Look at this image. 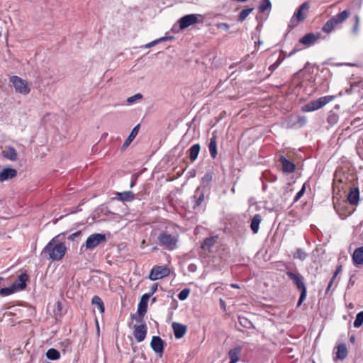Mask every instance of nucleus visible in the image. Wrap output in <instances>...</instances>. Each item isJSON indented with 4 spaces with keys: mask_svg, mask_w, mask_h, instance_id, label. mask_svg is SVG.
<instances>
[{
    "mask_svg": "<svg viewBox=\"0 0 363 363\" xmlns=\"http://www.w3.org/2000/svg\"><path fill=\"white\" fill-rule=\"evenodd\" d=\"M354 340H355V339H354V336H352V337H350V341H351L352 342H354Z\"/></svg>",
    "mask_w": 363,
    "mask_h": 363,
    "instance_id": "58",
    "label": "nucleus"
},
{
    "mask_svg": "<svg viewBox=\"0 0 363 363\" xmlns=\"http://www.w3.org/2000/svg\"><path fill=\"white\" fill-rule=\"evenodd\" d=\"M262 221V217L259 214H255L251 219V230L257 233L259 230V225Z\"/></svg>",
    "mask_w": 363,
    "mask_h": 363,
    "instance_id": "26",
    "label": "nucleus"
},
{
    "mask_svg": "<svg viewBox=\"0 0 363 363\" xmlns=\"http://www.w3.org/2000/svg\"><path fill=\"white\" fill-rule=\"evenodd\" d=\"M46 357L50 360H57L60 358V353L56 349L50 348L47 351Z\"/></svg>",
    "mask_w": 363,
    "mask_h": 363,
    "instance_id": "31",
    "label": "nucleus"
},
{
    "mask_svg": "<svg viewBox=\"0 0 363 363\" xmlns=\"http://www.w3.org/2000/svg\"><path fill=\"white\" fill-rule=\"evenodd\" d=\"M135 182H136V178L133 177L132 181H131V183H130V187L131 188L135 184Z\"/></svg>",
    "mask_w": 363,
    "mask_h": 363,
    "instance_id": "52",
    "label": "nucleus"
},
{
    "mask_svg": "<svg viewBox=\"0 0 363 363\" xmlns=\"http://www.w3.org/2000/svg\"><path fill=\"white\" fill-rule=\"evenodd\" d=\"M347 355V349L345 344L338 345L337 351V357L340 359H344Z\"/></svg>",
    "mask_w": 363,
    "mask_h": 363,
    "instance_id": "32",
    "label": "nucleus"
},
{
    "mask_svg": "<svg viewBox=\"0 0 363 363\" xmlns=\"http://www.w3.org/2000/svg\"><path fill=\"white\" fill-rule=\"evenodd\" d=\"M167 40V38H165V37L160 38H159V39L155 40H153V41H152V42H150V43H147V44L143 46V48H152V47H153V46H155V45H157L159 43L162 42V41H164V40Z\"/></svg>",
    "mask_w": 363,
    "mask_h": 363,
    "instance_id": "40",
    "label": "nucleus"
},
{
    "mask_svg": "<svg viewBox=\"0 0 363 363\" xmlns=\"http://www.w3.org/2000/svg\"><path fill=\"white\" fill-rule=\"evenodd\" d=\"M318 37L315 34L311 33L305 35L303 38L299 40V42L303 45L307 46H310L313 45L317 40Z\"/></svg>",
    "mask_w": 363,
    "mask_h": 363,
    "instance_id": "23",
    "label": "nucleus"
},
{
    "mask_svg": "<svg viewBox=\"0 0 363 363\" xmlns=\"http://www.w3.org/2000/svg\"><path fill=\"white\" fill-rule=\"evenodd\" d=\"M150 347L152 349V350L158 354L160 357H162L164 347V342L159 336H153L152 337V340L150 342Z\"/></svg>",
    "mask_w": 363,
    "mask_h": 363,
    "instance_id": "12",
    "label": "nucleus"
},
{
    "mask_svg": "<svg viewBox=\"0 0 363 363\" xmlns=\"http://www.w3.org/2000/svg\"><path fill=\"white\" fill-rule=\"evenodd\" d=\"M156 301V298L154 297L152 299V302H155Z\"/></svg>",
    "mask_w": 363,
    "mask_h": 363,
    "instance_id": "59",
    "label": "nucleus"
},
{
    "mask_svg": "<svg viewBox=\"0 0 363 363\" xmlns=\"http://www.w3.org/2000/svg\"><path fill=\"white\" fill-rule=\"evenodd\" d=\"M106 241V238L104 234L101 233H94L89 235L84 245L81 246L80 251H83L84 247L86 250H93L96 247L101 243L105 242Z\"/></svg>",
    "mask_w": 363,
    "mask_h": 363,
    "instance_id": "7",
    "label": "nucleus"
},
{
    "mask_svg": "<svg viewBox=\"0 0 363 363\" xmlns=\"http://www.w3.org/2000/svg\"><path fill=\"white\" fill-rule=\"evenodd\" d=\"M354 18H355V23H359V16L358 15H355Z\"/></svg>",
    "mask_w": 363,
    "mask_h": 363,
    "instance_id": "54",
    "label": "nucleus"
},
{
    "mask_svg": "<svg viewBox=\"0 0 363 363\" xmlns=\"http://www.w3.org/2000/svg\"><path fill=\"white\" fill-rule=\"evenodd\" d=\"M286 275L293 281L297 289L301 291L300 298L297 304V306H300L306 299L307 294V289L303 282V277L298 273L296 274L290 271L286 272Z\"/></svg>",
    "mask_w": 363,
    "mask_h": 363,
    "instance_id": "4",
    "label": "nucleus"
},
{
    "mask_svg": "<svg viewBox=\"0 0 363 363\" xmlns=\"http://www.w3.org/2000/svg\"><path fill=\"white\" fill-rule=\"evenodd\" d=\"M217 239V236H212L206 238L201 245V248L204 250L211 251V247L215 245Z\"/></svg>",
    "mask_w": 363,
    "mask_h": 363,
    "instance_id": "25",
    "label": "nucleus"
},
{
    "mask_svg": "<svg viewBox=\"0 0 363 363\" xmlns=\"http://www.w3.org/2000/svg\"><path fill=\"white\" fill-rule=\"evenodd\" d=\"M285 54L284 53L283 51H281L277 61L269 66V69L272 72H274L282 63V62L285 59Z\"/></svg>",
    "mask_w": 363,
    "mask_h": 363,
    "instance_id": "34",
    "label": "nucleus"
},
{
    "mask_svg": "<svg viewBox=\"0 0 363 363\" xmlns=\"http://www.w3.org/2000/svg\"><path fill=\"white\" fill-rule=\"evenodd\" d=\"M10 82L12 83L16 92L23 95L29 94L30 89L26 80L18 76H12L10 78Z\"/></svg>",
    "mask_w": 363,
    "mask_h": 363,
    "instance_id": "8",
    "label": "nucleus"
},
{
    "mask_svg": "<svg viewBox=\"0 0 363 363\" xmlns=\"http://www.w3.org/2000/svg\"><path fill=\"white\" fill-rule=\"evenodd\" d=\"M139 127H140V125H137L136 126H135L133 128V130L130 132V135H128V137L127 138V139L124 142L123 145H122V147H121L122 150H125L130 145V144L132 143V141L135 139V138L136 137V135L138 133Z\"/></svg>",
    "mask_w": 363,
    "mask_h": 363,
    "instance_id": "22",
    "label": "nucleus"
},
{
    "mask_svg": "<svg viewBox=\"0 0 363 363\" xmlns=\"http://www.w3.org/2000/svg\"><path fill=\"white\" fill-rule=\"evenodd\" d=\"M189 152L190 160L194 161L199 154L200 145L199 144L193 145L189 150Z\"/></svg>",
    "mask_w": 363,
    "mask_h": 363,
    "instance_id": "29",
    "label": "nucleus"
},
{
    "mask_svg": "<svg viewBox=\"0 0 363 363\" xmlns=\"http://www.w3.org/2000/svg\"><path fill=\"white\" fill-rule=\"evenodd\" d=\"M363 323V311L358 313L354 321V327L356 328H359Z\"/></svg>",
    "mask_w": 363,
    "mask_h": 363,
    "instance_id": "37",
    "label": "nucleus"
},
{
    "mask_svg": "<svg viewBox=\"0 0 363 363\" xmlns=\"http://www.w3.org/2000/svg\"><path fill=\"white\" fill-rule=\"evenodd\" d=\"M150 298V295L143 294L141 297V300L138 304V312L139 315H144L147 311V302Z\"/></svg>",
    "mask_w": 363,
    "mask_h": 363,
    "instance_id": "21",
    "label": "nucleus"
},
{
    "mask_svg": "<svg viewBox=\"0 0 363 363\" xmlns=\"http://www.w3.org/2000/svg\"><path fill=\"white\" fill-rule=\"evenodd\" d=\"M240 349L238 347L233 348L229 351L228 355L230 359L229 363H236L239 359Z\"/></svg>",
    "mask_w": 363,
    "mask_h": 363,
    "instance_id": "30",
    "label": "nucleus"
},
{
    "mask_svg": "<svg viewBox=\"0 0 363 363\" xmlns=\"http://www.w3.org/2000/svg\"><path fill=\"white\" fill-rule=\"evenodd\" d=\"M147 333V328L145 324H141L134 326L133 335L138 342L143 341Z\"/></svg>",
    "mask_w": 363,
    "mask_h": 363,
    "instance_id": "13",
    "label": "nucleus"
},
{
    "mask_svg": "<svg viewBox=\"0 0 363 363\" xmlns=\"http://www.w3.org/2000/svg\"><path fill=\"white\" fill-rule=\"evenodd\" d=\"M158 287V284H154L150 289V291L147 293V295H150V297L157 291Z\"/></svg>",
    "mask_w": 363,
    "mask_h": 363,
    "instance_id": "45",
    "label": "nucleus"
},
{
    "mask_svg": "<svg viewBox=\"0 0 363 363\" xmlns=\"http://www.w3.org/2000/svg\"><path fill=\"white\" fill-rule=\"evenodd\" d=\"M196 265L194 264H190L189 266V270L191 271V272H194L196 270Z\"/></svg>",
    "mask_w": 363,
    "mask_h": 363,
    "instance_id": "51",
    "label": "nucleus"
},
{
    "mask_svg": "<svg viewBox=\"0 0 363 363\" xmlns=\"http://www.w3.org/2000/svg\"><path fill=\"white\" fill-rule=\"evenodd\" d=\"M250 15V8L243 9L239 14L238 21H243Z\"/></svg>",
    "mask_w": 363,
    "mask_h": 363,
    "instance_id": "41",
    "label": "nucleus"
},
{
    "mask_svg": "<svg viewBox=\"0 0 363 363\" xmlns=\"http://www.w3.org/2000/svg\"><path fill=\"white\" fill-rule=\"evenodd\" d=\"M296 51H297V50H296V49H294L293 51H291V52L289 53V56H291V55H294Z\"/></svg>",
    "mask_w": 363,
    "mask_h": 363,
    "instance_id": "56",
    "label": "nucleus"
},
{
    "mask_svg": "<svg viewBox=\"0 0 363 363\" xmlns=\"http://www.w3.org/2000/svg\"><path fill=\"white\" fill-rule=\"evenodd\" d=\"M240 319V323L241 325H244V326H246V323L247 322V320L245 319V318H239Z\"/></svg>",
    "mask_w": 363,
    "mask_h": 363,
    "instance_id": "49",
    "label": "nucleus"
},
{
    "mask_svg": "<svg viewBox=\"0 0 363 363\" xmlns=\"http://www.w3.org/2000/svg\"><path fill=\"white\" fill-rule=\"evenodd\" d=\"M170 270L165 266H155L152 267L149 274V279L151 281H156L164 277H168Z\"/></svg>",
    "mask_w": 363,
    "mask_h": 363,
    "instance_id": "9",
    "label": "nucleus"
},
{
    "mask_svg": "<svg viewBox=\"0 0 363 363\" xmlns=\"http://www.w3.org/2000/svg\"><path fill=\"white\" fill-rule=\"evenodd\" d=\"M17 172L12 168H5L0 172V182H4L16 177Z\"/></svg>",
    "mask_w": 363,
    "mask_h": 363,
    "instance_id": "19",
    "label": "nucleus"
},
{
    "mask_svg": "<svg viewBox=\"0 0 363 363\" xmlns=\"http://www.w3.org/2000/svg\"><path fill=\"white\" fill-rule=\"evenodd\" d=\"M228 27H229L228 25L226 24V23H222V24L220 25V28H224L225 29H228Z\"/></svg>",
    "mask_w": 363,
    "mask_h": 363,
    "instance_id": "53",
    "label": "nucleus"
},
{
    "mask_svg": "<svg viewBox=\"0 0 363 363\" xmlns=\"http://www.w3.org/2000/svg\"><path fill=\"white\" fill-rule=\"evenodd\" d=\"M348 202L351 205H357L359 201V191L357 187H351L347 196Z\"/></svg>",
    "mask_w": 363,
    "mask_h": 363,
    "instance_id": "15",
    "label": "nucleus"
},
{
    "mask_svg": "<svg viewBox=\"0 0 363 363\" xmlns=\"http://www.w3.org/2000/svg\"><path fill=\"white\" fill-rule=\"evenodd\" d=\"M201 17L200 14H187L182 17L179 20V27L181 29H185L190 26L199 23V18Z\"/></svg>",
    "mask_w": 363,
    "mask_h": 363,
    "instance_id": "10",
    "label": "nucleus"
},
{
    "mask_svg": "<svg viewBox=\"0 0 363 363\" xmlns=\"http://www.w3.org/2000/svg\"><path fill=\"white\" fill-rule=\"evenodd\" d=\"M92 304L96 306L101 313L104 312V306L101 298L97 296H94L92 298Z\"/></svg>",
    "mask_w": 363,
    "mask_h": 363,
    "instance_id": "35",
    "label": "nucleus"
},
{
    "mask_svg": "<svg viewBox=\"0 0 363 363\" xmlns=\"http://www.w3.org/2000/svg\"><path fill=\"white\" fill-rule=\"evenodd\" d=\"M294 257L303 261L307 257V253L302 249L298 248L294 254Z\"/></svg>",
    "mask_w": 363,
    "mask_h": 363,
    "instance_id": "38",
    "label": "nucleus"
},
{
    "mask_svg": "<svg viewBox=\"0 0 363 363\" xmlns=\"http://www.w3.org/2000/svg\"><path fill=\"white\" fill-rule=\"evenodd\" d=\"M306 190L305 184L303 185L302 188L300 189V191L296 194V195L294 197V201L296 202L298 201L303 195Z\"/></svg>",
    "mask_w": 363,
    "mask_h": 363,
    "instance_id": "42",
    "label": "nucleus"
},
{
    "mask_svg": "<svg viewBox=\"0 0 363 363\" xmlns=\"http://www.w3.org/2000/svg\"><path fill=\"white\" fill-rule=\"evenodd\" d=\"M189 294H190V290L189 289H184L179 293L178 298L181 301H184L187 298Z\"/></svg>",
    "mask_w": 363,
    "mask_h": 363,
    "instance_id": "39",
    "label": "nucleus"
},
{
    "mask_svg": "<svg viewBox=\"0 0 363 363\" xmlns=\"http://www.w3.org/2000/svg\"><path fill=\"white\" fill-rule=\"evenodd\" d=\"M157 242L164 249L172 251L177 247L178 235L162 232L157 237Z\"/></svg>",
    "mask_w": 363,
    "mask_h": 363,
    "instance_id": "3",
    "label": "nucleus"
},
{
    "mask_svg": "<svg viewBox=\"0 0 363 363\" xmlns=\"http://www.w3.org/2000/svg\"><path fill=\"white\" fill-rule=\"evenodd\" d=\"M253 7H251V12L254 9H257L259 13L269 12L272 8V4L269 0H254Z\"/></svg>",
    "mask_w": 363,
    "mask_h": 363,
    "instance_id": "11",
    "label": "nucleus"
},
{
    "mask_svg": "<svg viewBox=\"0 0 363 363\" xmlns=\"http://www.w3.org/2000/svg\"><path fill=\"white\" fill-rule=\"evenodd\" d=\"M257 43H258V45H261V44H262V41L258 40Z\"/></svg>",
    "mask_w": 363,
    "mask_h": 363,
    "instance_id": "60",
    "label": "nucleus"
},
{
    "mask_svg": "<svg viewBox=\"0 0 363 363\" xmlns=\"http://www.w3.org/2000/svg\"><path fill=\"white\" fill-rule=\"evenodd\" d=\"M335 279L332 278L331 280L330 281L329 284H328V286L327 287V289H326V292H329V291L330 290V288L333 285V283Z\"/></svg>",
    "mask_w": 363,
    "mask_h": 363,
    "instance_id": "48",
    "label": "nucleus"
},
{
    "mask_svg": "<svg viewBox=\"0 0 363 363\" xmlns=\"http://www.w3.org/2000/svg\"><path fill=\"white\" fill-rule=\"evenodd\" d=\"M208 149L211 156L213 158H216V157L217 156V142L216 138L215 137L211 138L208 145Z\"/></svg>",
    "mask_w": 363,
    "mask_h": 363,
    "instance_id": "27",
    "label": "nucleus"
},
{
    "mask_svg": "<svg viewBox=\"0 0 363 363\" xmlns=\"http://www.w3.org/2000/svg\"><path fill=\"white\" fill-rule=\"evenodd\" d=\"M172 328L174 337L177 339L182 338L186 333V327L183 324L179 323H173Z\"/></svg>",
    "mask_w": 363,
    "mask_h": 363,
    "instance_id": "17",
    "label": "nucleus"
},
{
    "mask_svg": "<svg viewBox=\"0 0 363 363\" xmlns=\"http://www.w3.org/2000/svg\"><path fill=\"white\" fill-rule=\"evenodd\" d=\"M193 199L194 201V208L195 210H199L200 206L204 201V194L199 187L195 191Z\"/></svg>",
    "mask_w": 363,
    "mask_h": 363,
    "instance_id": "16",
    "label": "nucleus"
},
{
    "mask_svg": "<svg viewBox=\"0 0 363 363\" xmlns=\"http://www.w3.org/2000/svg\"><path fill=\"white\" fill-rule=\"evenodd\" d=\"M60 236V235H58L50 240L43 249L41 255L47 254L48 258L53 261L61 260L66 254L67 247L65 242H59Z\"/></svg>",
    "mask_w": 363,
    "mask_h": 363,
    "instance_id": "1",
    "label": "nucleus"
},
{
    "mask_svg": "<svg viewBox=\"0 0 363 363\" xmlns=\"http://www.w3.org/2000/svg\"><path fill=\"white\" fill-rule=\"evenodd\" d=\"M358 29H359V23H354V27H353V32L354 33H357L358 32Z\"/></svg>",
    "mask_w": 363,
    "mask_h": 363,
    "instance_id": "50",
    "label": "nucleus"
},
{
    "mask_svg": "<svg viewBox=\"0 0 363 363\" xmlns=\"http://www.w3.org/2000/svg\"><path fill=\"white\" fill-rule=\"evenodd\" d=\"M79 234H80V232H77V233H72V235H69V240H74Z\"/></svg>",
    "mask_w": 363,
    "mask_h": 363,
    "instance_id": "47",
    "label": "nucleus"
},
{
    "mask_svg": "<svg viewBox=\"0 0 363 363\" xmlns=\"http://www.w3.org/2000/svg\"><path fill=\"white\" fill-rule=\"evenodd\" d=\"M28 279V277L26 273H21L18 277V280L16 281L13 284L17 289L18 290H23L26 287V281Z\"/></svg>",
    "mask_w": 363,
    "mask_h": 363,
    "instance_id": "20",
    "label": "nucleus"
},
{
    "mask_svg": "<svg viewBox=\"0 0 363 363\" xmlns=\"http://www.w3.org/2000/svg\"><path fill=\"white\" fill-rule=\"evenodd\" d=\"M145 240H143L142 242H141V245H140V247L141 248H145Z\"/></svg>",
    "mask_w": 363,
    "mask_h": 363,
    "instance_id": "55",
    "label": "nucleus"
},
{
    "mask_svg": "<svg viewBox=\"0 0 363 363\" xmlns=\"http://www.w3.org/2000/svg\"><path fill=\"white\" fill-rule=\"evenodd\" d=\"M142 98H143V96H142L141 94H136L134 96L128 98L127 101L129 104H131V103H133L134 101H135L138 99H141Z\"/></svg>",
    "mask_w": 363,
    "mask_h": 363,
    "instance_id": "44",
    "label": "nucleus"
},
{
    "mask_svg": "<svg viewBox=\"0 0 363 363\" xmlns=\"http://www.w3.org/2000/svg\"><path fill=\"white\" fill-rule=\"evenodd\" d=\"M231 286L233 288H239V286L237 284H231Z\"/></svg>",
    "mask_w": 363,
    "mask_h": 363,
    "instance_id": "57",
    "label": "nucleus"
},
{
    "mask_svg": "<svg viewBox=\"0 0 363 363\" xmlns=\"http://www.w3.org/2000/svg\"><path fill=\"white\" fill-rule=\"evenodd\" d=\"M342 270V266H338L332 278L335 279L337 274L341 272Z\"/></svg>",
    "mask_w": 363,
    "mask_h": 363,
    "instance_id": "46",
    "label": "nucleus"
},
{
    "mask_svg": "<svg viewBox=\"0 0 363 363\" xmlns=\"http://www.w3.org/2000/svg\"><path fill=\"white\" fill-rule=\"evenodd\" d=\"M333 99V96H325L320 97L315 100L311 101L309 103L305 104L304 106L303 107V110L307 112L316 111L322 108L323 106H324Z\"/></svg>",
    "mask_w": 363,
    "mask_h": 363,
    "instance_id": "6",
    "label": "nucleus"
},
{
    "mask_svg": "<svg viewBox=\"0 0 363 363\" xmlns=\"http://www.w3.org/2000/svg\"><path fill=\"white\" fill-rule=\"evenodd\" d=\"M338 116L337 114L333 113L330 114L328 118V122L330 124H335L337 122Z\"/></svg>",
    "mask_w": 363,
    "mask_h": 363,
    "instance_id": "43",
    "label": "nucleus"
},
{
    "mask_svg": "<svg viewBox=\"0 0 363 363\" xmlns=\"http://www.w3.org/2000/svg\"><path fill=\"white\" fill-rule=\"evenodd\" d=\"M118 198L122 201H130L134 199V194L130 191H123L118 194Z\"/></svg>",
    "mask_w": 363,
    "mask_h": 363,
    "instance_id": "28",
    "label": "nucleus"
},
{
    "mask_svg": "<svg viewBox=\"0 0 363 363\" xmlns=\"http://www.w3.org/2000/svg\"><path fill=\"white\" fill-rule=\"evenodd\" d=\"M309 8L310 4L308 2L303 3L291 17L289 27L293 28L296 27L299 22L303 21L306 17Z\"/></svg>",
    "mask_w": 363,
    "mask_h": 363,
    "instance_id": "5",
    "label": "nucleus"
},
{
    "mask_svg": "<svg viewBox=\"0 0 363 363\" xmlns=\"http://www.w3.org/2000/svg\"><path fill=\"white\" fill-rule=\"evenodd\" d=\"M2 155L5 158L11 161H14L17 158V152L16 150L12 147H6L2 151Z\"/></svg>",
    "mask_w": 363,
    "mask_h": 363,
    "instance_id": "24",
    "label": "nucleus"
},
{
    "mask_svg": "<svg viewBox=\"0 0 363 363\" xmlns=\"http://www.w3.org/2000/svg\"><path fill=\"white\" fill-rule=\"evenodd\" d=\"M352 261L355 266L363 264V246L354 250L352 254Z\"/></svg>",
    "mask_w": 363,
    "mask_h": 363,
    "instance_id": "18",
    "label": "nucleus"
},
{
    "mask_svg": "<svg viewBox=\"0 0 363 363\" xmlns=\"http://www.w3.org/2000/svg\"><path fill=\"white\" fill-rule=\"evenodd\" d=\"M285 54L284 53L283 51H281L277 61L269 66V69L272 72H274L282 63V62L285 59Z\"/></svg>",
    "mask_w": 363,
    "mask_h": 363,
    "instance_id": "33",
    "label": "nucleus"
},
{
    "mask_svg": "<svg viewBox=\"0 0 363 363\" xmlns=\"http://www.w3.org/2000/svg\"><path fill=\"white\" fill-rule=\"evenodd\" d=\"M350 15V11L345 10L335 16L330 18L323 26V31L330 33L333 31L339 24L342 23Z\"/></svg>",
    "mask_w": 363,
    "mask_h": 363,
    "instance_id": "2",
    "label": "nucleus"
},
{
    "mask_svg": "<svg viewBox=\"0 0 363 363\" xmlns=\"http://www.w3.org/2000/svg\"><path fill=\"white\" fill-rule=\"evenodd\" d=\"M16 291H17V289H16L14 285L12 284L9 287H6V288L1 289H0V295H1L2 296H8L9 295L13 294Z\"/></svg>",
    "mask_w": 363,
    "mask_h": 363,
    "instance_id": "36",
    "label": "nucleus"
},
{
    "mask_svg": "<svg viewBox=\"0 0 363 363\" xmlns=\"http://www.w3.org/2000/svg\"><path fill=\"white\" fill-rule=\"evenodd\" d=\"M279 161L281 164L284 172L290 174L294 172L296 169L295 164L292 162L288 160L284 156L281 155L279 158Z\"/></svg>",
    "mask_w": 363,
    "mask_h": 363,
    "instance_id": "14",
    "label": "nucleus"
}]
</instances>
